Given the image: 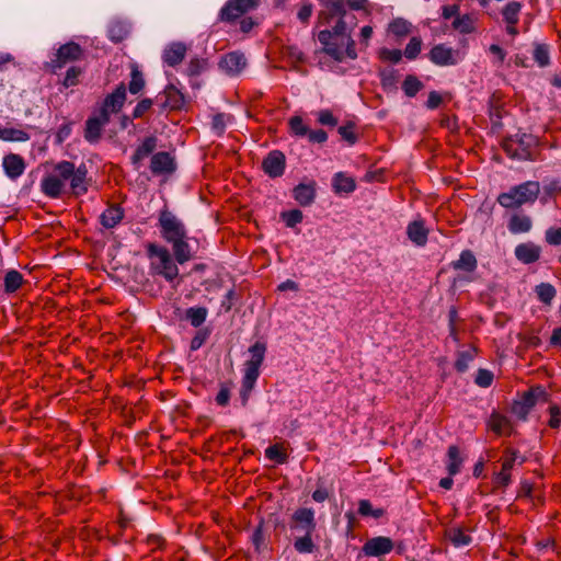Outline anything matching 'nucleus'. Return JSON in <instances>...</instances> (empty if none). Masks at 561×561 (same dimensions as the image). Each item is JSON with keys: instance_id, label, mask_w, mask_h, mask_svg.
Returning <instances> with one entry per match:
<instances>
[{"instance_id": "1a4fd4ad", "label": "nucleus", "mask_w": 561, "mask_h": 561, "mask_svg": "<svg viewBox=\"0 0 561 561\" xmlns=\"http://www.w3.org/2000/svg\"><path fill=\"white\" fill-rule=\"evenodd\" d=\"M111 118L106 114H102L95 110L85 122L84 139L90 144H95L101 139L104 126L110 123Z\"/></svg>"}, {"instance_id": "4c0bfd02", "label": "nucleus", "mask_w": 561, "mask_h": 561, "mask_svg": "<svg viewBox=\"0 0 561 561\" xmlns=\"http://www.w3.org/2000/svg\"><path fill=\"white\" fill-rule=\"evenodd\" d=\"M207 313L208 310L205 307H192L186 310L185 318L194 328H198L205 322Z\"/></svg>"}, {"instance_id": "dca6fc26", "label": "nucleus", "mask_w": 561, "mask_h": 561, "mask_svg": "<svg viewBox=\"0 0 561 561\" xmlns=\"http://www.w3.org/2000/svg\"><path fill=\"white\" fill-rule=\"evenodd\" d=\"M536 404V391L528 390L519 399L514 400L511 407V413L520 421H525Z\"/></svg>"}, {"instance_id": "9d476101", "label": "nucleus", "mask_w": 561, "mask_h": 561, "mask_svg": "<svg viewBox=\"0 0 561 561\" xmlns=\"http://www.w3.org/2000/svg\"><path fill=\"white\" fill-rule=\"evenodd\" d=\"M317 523L314 511L308 507H301L294 512L291 516L290 528L301 534H313Z\"/></svg>"}, {"instance_id": "8fccbe9b", "label": "nucleus", "mask_w": 561, "mask_h": 561, "mask_svg": "<svg viewBox=\"0 0 561 561\" xmlns=\"http://www.w3.org/2000/svg\"><path fill=\"white\" fill-rule=\"evenodd\" d=\"M533 56L539 67H547L550 64L549 47L546 44H536Z\"/></svg>"}, {"instance_id": "473e14b6", "label": "nucleus", "mask_w": 561, "mask_h": 561, "mask_svg": "<svg viewBox=\"0 0 561 561\" xmlns=\"http://www.w3.org/2000/svg\"><path fill=\"white\" fill-rule=\"evenodd\" d=\"M477 259L470 250H463L459 259L451 263L454 270H460L465 272H473L477 268Z\"/></svg>"}, {"instance_id": "052dcab7", "label": "nucleus", "mask_w": 561, "mask_h": 561, "mask_svg": "<svg viewBox=\"0 0 561 561\" xmlns=\"http://www.w3.org/2000/svg\"><path fill=\"white\" fill-rule=\"evenodd\" d=\"M493 377L494 376H493L492 371H490L488 369L480 368L477 371V375H476V378H474V382L479 387L488 388V387H490L492 385Z\"/></svg>"}, {"instance_id": "0e129e2a", "label": "nucleus", "mask_w": 561, "mask_h": 561, "mask_svg": "<svg viewBox=\"0 0 561 561\" xmlns=\"http://www.w3.org/2000/svg\"><path fill=\"white\" fill-rule=\"evenodd\" d=\"M379 57L382 59V60H388V61H391L393 64H397L401 60L402 58V53L400 49H388V48H382L379 53Z\"/></svg>"}, {"instance_id": "37998d69", "label": "nucleus", "mask_w": 561, "mask_h": 561, "mask_svg": "<svg viewBox=\"0 0 561 561\" xmlns=\"http://www.w3.org/2000/svg\"><path fill=\"white\" fill-rule=\"evenodd\" d=\"M145 87V79L137 65L131 66L128 90L131 94L139 93Z\"/></svg>"}, {"instance_id": "79ce46f5", "label": "nucleus", "mask_w": 561, "mask_h": 561, "mask_svg": "<svg viewBox=\"0 0 561 561\" xmlns=\"http://www.w3.org/2000/svg\"><path fill=\"white\" fill-rule=\"evenodd\" d=\"M265 457L270 460L275 461L278 465L287 462L288 455L279 444H274L265 449Z\"/></svg>"}, {"instance_id": "f257e3e1", "label": "nucleus", "mask_w": 561, "mask_h": 561, "mask_svg": "<svg viewBox=\"0 0 561 561\" xmlns=\"http://www.w3.org/2000/svg\"><path fill=\"white\" fill-rule=\"evenodd\" d=\"M321 4L318 23L331 25L334 22L331 30H322L318 34L323 53L339 62L345 58L356 59L355 42L351 36L356 24L355 15L347 12L344 0H321Z\"/></svg>"}, {"instance_id": "20e7f679", "label": "nucleus", "mask_w": 561, "mask_h": 561, "mask_svg": "<svg viewBox=\"0 0 561 561\" xmlns=\"http://www.w3.org/2000/svg\"><path fill=\"white\" fill-rule=\"evenodd\" d=\"M540 193V184L537 181H527L512 186L507 192L499 194L496 202L504 208L518 209L523 205L534 204Z\"/></svg>"}, {"instance_id": "39448f33", "label": "nucleus", "mask_w": 561, "mask_h": 561, "mask_svg": "<svg viewBox=\"0 0 561 561\" xmlns=\"http://www.w3.org/2000/svg\"><path fill=\"white\" fill-rule=\"evenodd\" d=\"M159 227L161 237L170 243L176 238L185 237L187 233L185 225L167 207L159 213Z\"/></svg>"}, {"instance_id": "e2e57ef3", "label": "nucleus", "mask_w": 561, "mask_h": 561, "mask_svg": "<svg viewBox=\"0 0 561 561\" xmlns=\"http://www.w3.org/2000/svg\"><path fill=\"white\" fill-rule=\"evenodd\" d=\"M205 67H206V61L204 59L193 58V59H191V61L187 66L186 72L191 77L198 76L202 73V71L205 69Z\"/></svg>"}, {"instance_id": "7c9ffc66", "label": "nucleus", "mask_w": 561, "mask_h": 561, "mask_svg": "<svg viewBox=\"0 0 561 561\" xmlns=\"http://www.w3.org/2000/svg\"><path fill=\"white\" fill-rule=\"evenodd\" d=\"M478 350L476 346L470 345L466 350L456 353L455 369L458 373H465L469 368V364L477 356Z\"/></svg>"}, {"instance_id": "a18cd8bd", "label": "nucleus", "mask_w": 561, "mask_h": 561, "mask_svg": "<svg viewBox=\"0 0 561 561\" xmlns=\"http://www.w3.org/2000/svg\"><path fill=\"white\" fill-rule=\"evenodd\" d=\"M294 548L299 553L313 552L316 545L312 541V534H304L294 541Z\"/></svg>"}, {"instance_id": "6ab92c4d", "label": "nucleus", "mask_w": 561, "mask_h": 561, "mask_svg": "<svg viewBox=\"0 0 561 561\" xmlns=\"http://www.w3.org/2000/svg\"><path fill=\"white\" fill-rule=\"evenodd\" d=\"M430 59L438 66L456 65L457 51L444 44L435 45L430 51Z\"/></svg>"}, {"instance_id": "9b49d317", "label": "nucleus", "mask_w": 561, "mask_h": 561, "mask_svg": "<svg viewBox=\"0 0 561 561\" xmlns=\"http://www.w3.org/2000/svg\"><path fill=\"white\" fill-rule=\"evenodd\" d=\"M125 100L126 87L124 83H121L112 93L105 96L98 111L111 118L112 114H116L122 110Z\"/></svg>"}, {"instance_id": "4be33fe9", "label": "nucleus", "mask_w": 561, "mask_h": 561, "mask_svg": "<svg viewBox=\"0 0 561 561\" xmlns=\"http://www.w3.org/2000/svg\"><path fill=\"white\" fill-rule=\"evenodd\" d=\"M247 65V59L242 53L231 51L226 54L221 61L220 67L229 75L240 73Z\"/></svg>"}, {"instance_id": "603ef678", "label": "nucleus", "mask_w": 561, "mask_h": 561, "mask_svg": "<svg viewBox=\"0 0 561 561\" xmlns=\"http://www.w3.org/2000/svg\"><path fill=\"white\" fill-rule=\"evenodd\" d=\"M358 514L362 516H371V517L378 519L385 515V510L383 508H373L371 503L368 500H359Z\"/></svg>"}, {"instance_id": "5701e85b", "label": "nucleus", "mask_w": 561, "mask_h": 561, "mask_svg": "<svg viewBox=\"0 0 561 561\" xmlns=\"http://www.w3.org/2000/svg\"><path fill=\"white\" fill-rule=\"evenodd\" d=\"M428 233L430 231L422 219L413 220L407 227L409 240L417 247H424L426 244Z\"/></svg>"}, {"instance_id": "f704fd0d", "label": "nucleus", "mask_w": 561, "mask_h": 561, "mask_svg": "<svg viewBox=\"0 0 561 561\" xmlns=\"http://www.w3.org/2000/svg\"><path fill=\"white\" fill-rule=\"evenodd\" d=\"M523 4L518 1H511L502 9V16L505 23L518 24Z\"/></svg>"}, {"instance_id": "680f3d73", "label": "nucleus", "mask_w": 561, "mask_h": 561, "mask_svg": "<svg viewBox=\"0 0 561 561\" xmlns=\"http://www.w3.org/2000/svg\"><path fill=\"white\" fill-rule=\"evenodd\" d=\"M289 127L293 134L300 137L307 136L309 129L300 116H293L289 119Z\"/></svg>"}, {"instance_id": "338daca9", "label": "nucleus", "mask_w": 561, "mask_h": 561, "mask_svg": "<svg viewBox=\"0 0 561 561\" xmlns=\"http://www.w3.org/2000/svg\"><path fill=\"white\" fill-rule=\"evenodd\" d=\"M151 106H152L151 99L141 100L134 108L133 118H140L151 108Z\"/></svg>"}, {"instance_id": "2f4dec72", "label": "nucleus", "mask_w": 561, "mask_h": 561, "mask_svg": "<svg viewBox=\"0 0 561 561\" xmlns=\"http://www.w3.org/2000/svg\"><path fill=\"white\" fill-rule=\"evenodd\" d=\"M477 19L472 14L458 15L454 19L451 26L460 34L467 35L476 31Z\"/></svg>"}, {"instance_id": "72a5a7b5", "label": "nucleus", "mask_w": 561, "mask_h": 561, "mask_svg": "<svg viewBox=\"0 0 561 561\" xmlns=\"http://www.w3.org/2000/svg\"><path fill=\"white\" fill-rule=\"evenodd\" d=\"M411 31L412 24L403 18H396L388 25V32L397 38L408 36Z\"/></svg>"}, {"instance_id": "e433bc0d", "label": "nucleus", "mask_w": 561, "mask_h": 561, "mask_svg": "<svg viewBox=\"0 0 561 561\" xmlns=\"http://www.w3.org/2000/svg\"><path fill=\"white\" fill-rule=\"evenodd\" d=\"M535 293L542 304L550 306L557 295V290L550 283H540L535 287Z\"/></svg>"}, {"instance_id": "f03ea898", "label": "nucleus", "mask_w": 561, "mask_h": 561, "mask_svg": "<svg viewBox=\"0 0 561 561\" xmlns=\"http://www.w3.org/2000/svg\"><path fill=\"white\" fill-rule=\"evenodd\" d=\"M69 182L71 194L84 195L89 190L88 169L85 164L76 167L70 161H59L53 165L50 173L41 181V190L49 198H59L65 192V184Z\"/></svg>"}, {"instance_id": "393cba45", "label": "nucleus", "mask_w": 561, "mask_h": 561, "mask_svg": "<svg viewBox=\"0 0 561 561\" xmlns=\"http://www.w3.org/2000/svg\"><path fill=\"white\" fill-rule=\"evenodd\" d=\"M186 50L185 44L181 42L172 43L163 50L162 59L168 66L175 67L183 61Z\"/></svg>"}, {"instance_id": "f8f14e48", "label": "nucleus", "mask_w": 561, "mask_h": 561, "mask_svg": "<svg viewBox=\"0 0 561 561\" xmlns=\"http://www.w3.org/2000/svg\"><path fill=\"white\" fill-rule=\"evenodd\" d=\"M250 359L244 364V375L257 377L260 376V367L264 360L266 353V344L256 341L250 348Z\"/></svg>"}, {"instance_id": "c756f323", "label": "nucleus", "mask_w": 561, "mask_h": 561, "mask_svg": "<svg viewBox=\"0 0 561 561\" xmlns=\"http://www.w3.org/2000/svg\"><path fill=\"white\" fill-rule=\"evenodd\" d=\"M332 187L336 194H350L356 188V182L352 176L346 175L344 172H337L332 179Z\"/></svg>"}, {"instance_id": "c03bdc74", "label": "nucleus", "mask_w": 561, "mask_h": 561, "mask_svg": "<svg viewBox=\"0 0 561 561\" xmlns=\"http://www.w3.org/2000/svg\"><path fill=\"white\" fill-rule=\"evenodd\" d=\"M448 466L447 470L449 476H455L460 471L462 459L459 455V448L457 446H449L448 448Z\"/></svg>"}, {"instance_id": "49530a36", "label": "nucleus", "mask_w": 561, "mask_h": 561, "mask_svg": "<svg viewBox=\"0 0 561 561\" xmlns=\"http://www.w3.org/2000/svg\"><path fill=\"white\" fill-rule=\"evenodd\" d=\"M257 377L243 375L241 389H240V399L243 407L248 404L250 394L255 386Z\"/></svg>"}, {"instance_id": "a878e982", "label": "nucleus", "mask_w": 561, "mask_h": 561, "mask_svg": "<svg viewBox=\"0 0 561 561\" xmlns=\"http://www.w3.org/2000/svg\"><path fill=\"white\" fill-rule=\"evenodd\" d=\"M172 251L174 254V259L179 264H184L193 259V252L188 244V237L185 233V237L176 238L171 241Z\"/></svg>"}, {"instance_id": "a211bd4d", "label": "nucleus", "mask_w": 561, "mask_h": 561, "mask_svg": "<svg viewBox=\"0 0 561 561\" xmlns=\"http://www.w3.org/2000/svg\"><path fill=\"white\" fill-rule=\"evenodd\" d=\"M316 196L317 183L313 180L309 181L308 183H299L293 190V197L301 207L312 205Z\"/></svg>"}, {"instance_id": "de8ad7c7", "label": "nucleus", "mask_w": 561, "mask_h": 561, "mask_svg": "<svg viewBox=\"0 0 561 561\" xmlns=\"http://www.w3.org/2000/svg\"><path fill=\"white\" fill-rule=\"evenodd\" d=\"M447 536L455 547L468 546L471 542V537L460 528L449 529Z\"/></svg>"}, {"instance_id": "c85d7f7f", "label": "nucleus", "mask_w": 561, "mask_h": 561, "mask_svg": "<svg viewBox=\"0 0 561 561\" xmlns=\"http://www.w3.org/2000/svg\"><path fill=\"white\" fill-rule=\"evenodd\" d=\"M124 218V209L118 205H110L100 216L102 226L106 229L116 227Z\"/></svg>"}, {"instance_id": "0eeeda50", "label": "nucleus", "mask_w": 561, "mask_h": 561, "mask_svg": "<svg viewBox=\"0 0 561 561\" xmlns=\"http://www.w3.org/2000/svg\"><path fill=\"white\" fill-rule=\"evenodd\" d=\"M260 0H228L220 10L219 16L224 22H234L243 14L257 8Z\"/></svg>"}, {"instance_id": "cd10ccee", "label": "nucleus", "mask_w": 561, "mask_h": 561, "mask_svg": "<svg viewBox=\"0 0 561 561\" xmlns=\"http://www.w3.org/2000/svg\"><path fill=\"white\" fill-rule=\"evenodd\" d=\"M165 98L163 106L171 111L182 110L185 105L184 94L174 85L169 84L163 91Z\"/></svg>"}, {"instance_id": "09e8293b", "label": "nucleus", "mask_w": 561, "mask_h": 561, "mask_svg": "<svg viewBox=\"0 0 561 561\" xmlns=\"http://www.w3.org/2000/svg\"><path fill=\"white\" fill-rule=\"evenodd\" d=\"M83 73V69L79 66H71L65 75V78L62 80V85L65 88H71L76 87L80 82V78Z\"/></svg>"}, {"instance_id": "aec40b11", "label": "nucleus", "mask_w": 561, "mask_h": 561, "mask_svg": "<svg viewBox=\"0 0 561 561\" xmlns=\"http://www.w3.org/2000/svg\"><path fill=\"white\" fill-rule=\"evenodd\" d=\"M516 259L524 264H533L540 259L541 248L534 242H524L514 250Z\"/></svg>"}, {"instance_id": "7ed1b4c3", "label": "nucleus", "mask_w": 561, "mask_h": 561, "mask_svg": "<svg viewBox=\"0 0 561 561\" xmlns=\"http://www.w3.org/2000/svg\"><path fill=\"white\" fill-rule=\"evenodd\" d=\"M147 256L150 260V270L154 275L162 276L167 282H173L179 276V267L170 251L162 245L149 242L146 245Z\"/></svg>"}, {"instance_id": "6e6d98bb", "label": "nucleus", "mask_w": 561, "mask_h": 561, "mask_svg": "<svg viewBox=\"0 0 561 561\" xmlns=\"http://www.w3.org/2000/svg\"><path fill=\"white\" fill-rule=\"evenodd\" d=\"M280 217L285 221L287 227L294 228L296 225H298L302 221L304 214L299 209H291V210L283 211L280 214Z\"/></svg>"}, {"instance_id": "6e6552de", "label": "nucleus", "mask_w": 561, "mask_h": 561, "mask_svg": "<svg viewBox=\"0 0 561 561\" xmlns=\"http://www.w3.org/2000/svg\"><path fill=\"white\" fill-rule=\"evenodd\" d=\"M531 140V137L525 134L520 137H508L504 139L502 148L513 159L527 160L530 159Z\"/></svg>"}, {"instance_id": "13d9d810", "label": "nucleus", "mask_w": 561, "mask_h": 561, "mask_svg": "<svg viewBox=\"0 0 561 561\" xmlns=\"http://www.w3.org/2000/svg\"><path fill=\"white\" fill-rule=\"evenodd\" d=\"M337 131L341 135V137L350 145H354L357 141L354 123L348 122L347 124L340 126Z\"/></svg>"}, {"instance_id": "3c124183", "label": "nucleus", "mask_w": 561, "mask_h": 561, "mask_svg": "<svg viewBox=\"0 0 561 561\" xmlns=\"http://www.w3.org/2000/svg\"><path fill=\"white\" fill-rule=\"evenodd\" d=\"M512 482V474L510 471H504L502 468L499 472L492 476V484L494 490H504Z\"/></svg>"}, {"instance_id": "2eb2a0df", "label": "nucleus", "mask_w": 561, "mask_h": 561, "mask_svg": "<svg viewBox=\"0 0 561 561\" xmlns=\"http://www.w3.org/2000/svg\"><path fill=\"white\" fill-rule=\"evenodd\" d=\"M176 164L173 157L165 151L153 153L150 159V171L153 175L171 174Z\"/></svg>"}, {"instance_id": "f3484780", "label": "nucleus", "mask_w": 561, "mask_h": 561, "mask_svg": "<svg viewBox=\"0 0 561 561\" xmlns=\"http://www.w3.org/2000/svg\"><path fill=\"white\" fill-rule=\"evenodd\" d=\"M486 426L497 436H511L514 433L512 421L497 411L491 413L486 421Z\"/></svg>"}, {"instance_id": "58836bf2", "label": "nucleus", "mask_w": 561, "mask_h": 561, "mask_svg": "<svg viewBox=\"0 0 561 561\" xmlns=\"http://www.w3.org/2000/svg\"><path fill=\"white\" fill-rule=\"evenodd\" d=\"M0 139L4 141H27L30 139V135L22 130L16 128H2L0 126Z\"/></svg>"}, {"instance_id": "864d4df0", "label": "nucleus", "mask_w": 561, "mask_h": 561, "mask_svg": "<svg viewBox=\"0 0 561 561\" xmlns=\"http://www.w3.org/2000/svg\"><path fill=\"white\" fill-rule=\"evenodd\" d=\"M230 121V115H227L225 113H218L213 116L211 119V130L217 136H222L226 131L227 123Z\"/></svg>"}, {"instance_id": "c9c22d12", "label": "nucleus", "mask_w": 561, "mask_h": 561, "mask_svg": "<svg viewBox=\"0 0 561 561\" xmlns=\"http://www.w3.org/2000/svg\"><path fill=\"white\" fill-rule=\"evenodd\" d=\"M23 275L16 270H10L4 276V291L8 294L15 293L23 284Z\"/></svg>"}, {"instance_id": "b1692460", "label": "nucleus", "mask_w": 561, "mask_h": 561, "mask_svg": "<svg viewBox=\"0 0 561 561\" xmlns=\"http://www.w3.org/2000/svg\"><path fill=\"white\" fill-rule=\"evenodd\" d=\"M3 169L5 174L15 180L24 173L25 162L24 159L16 153H9L3 158Z\"/></svg>"}, {"instance_id": "ddd939ff", "label": "nucleus", "mask_w": 561, "mask_h": 561, "mask_svg": "<svg viewBox=\"0 0 561 561\" xmlns=\"http://www.w3.org/2000/svg\"><path fill=\"white\" fill-rule=\"evenodd\" d=\"M286 168L285 154L279 150L271 151L262 161V169L270 178H279Z\"/></svg>"}, {"instance_id": "4d7b16f0", "label": "nucleus", "mask_w": 561, "mask_h": 561, "mask_svg": "<svg viewBox=\"0 0 561 561\" xmlns=\"http://www.w3.org/2000/svg\"><path fill=\"white\" fill-rule=\"evenodd\" d=\"M284 55L293 62V64H302L306 60L305 54L302 50L295 46L288 45L284 48Z\"/></svg>"}, {"instance_id": "a19ab883", "label": "nucleus", "mask_w": 561, "mask_h": 561, "mask_svg": "<svg viewBox=\"0 0 561 561\" xmlns=\"http://www.w3.org/2000/svg\"><path fill=\"white\" fill-rule=\"evenodd\" d=\"M518 459H519V463L520 465L524 463L525 457L519 456L518 450L513 449V448H507L504 451V456L502 458V466H501V468L504 471H510L511 472Z\"/></svg>"}, {"instance_id": "ea45409f", "label": "nucleus", "mask_w": 561, "mask_h": 561, "mask_svg": "<svg viewBox=\"0 0 561 561\" xmlns=\"http://www.w3.org/2000/svg\"><path fill=\"white\" fill-rule=\"evenodd\" d=\"M423 88L422 81L413 75H408L402 83V90L409 98L415 96Z\"/></svg>"}, {"instance_id": "bf43d9fd", "label": "nucleus", "mask_w": 561, "mask_h": 561, "mask_svg": "<svg viewBox=\"0 0 561 561\" xmlns=\"http://www.w3.org/2000/svg\"><path fill=\"white\" fill-rule=\"evenodd\" d=\"M422 39L420 37H412L404 49L405 58L413 60L421 51Z\"/></svg>"}, {"instance_id": "774afa93", "label": "nucleus", "mask_w": 561, "mask_h": 561, "mask_svg": "<svg viewBox=\"0 0 561 561\" xmlns=\"http://www.w3.org/2000/svg\"><path fill=\"white\" fill-rule=\"evenodd\" d=\"M546 242L550 245L561 244V228H549L546 231Z\"/></svg>"}, {"instance_id": "4468645a", "label": "nucleus", "mask_w": 561, "mask_h": 561, "mask_svg": "<svg viewBox=\"0 0 561 561\" xmlns=\"http://www.w3.org/2000/svg\"><path fill=\"white\" fill-rule=\"evenodd\" d=\"M392 549V539L385 536L370 538L362 547V551L366 557H381L391 552Z\"/></svg>"}, {"instance_id": "bb28decb", "label": "nucleus", "mask_w": 561, "mask_h": 561, "mask_svg": "<svg viewBox=\"0 0 561 561\" xmlns=\"http://www.w3.org/2000/svg\"><path fill=\"white\" fill-rule=\"evenodd\" d=\"M158 139L154 136H148L146 137L142 142L136 148L135 152L133 153L130 160L133 165L138 169L140 162L152 154L154 149L157 148Z\"/></svg>"}, {"instance_id": "69168bd1", "label": "nucleus", "mask_w": 561, "mask_h": 561, "mask_svg": "<svg viewBox=\"0 0 561 561\" xmlns=\"http://www.w3.org/2000/svg\"><path fill=\"white\" fill-rule=\"evenodd\" d=\"M550 419L548 425L551 428H559L561 426V410L558 405H551L549 408Z\"/></svg>"}, {"instance_id": "423d86ee", "label": "nucleus", "mask_w": 561, "mask_h": 561, "mask_svg": "<svg viewBox=\"0 0 561 561\" xmlns=\"http://www.w3.org/2000/svg\"><path fill=\"white\" fill-rule=\"evenodd\" d=\"M84 56L83 48L75 42H68L61 45L55 57L50 59L49 67L51 72L62 69L67 64L81 60Z\"/></svg>"}, {"instance_id": "5fc2aeb1", "label": "nucleus", "mask_w": 561, "mask_h": 561, "mask_svg": "<svg viewBox=\"0 0 561 561\" xmlns=\"http://www.w3.org/2000/svg\"><path fill=\"white\" fill-rule=\"evenodd\" d=\"M128 35V30L124 24L116 22L108 27V37L114 43L123 42Z\"/></svg>"}, {"instance_id": "412c9836", "label": "nucleus", "mask_w": 561, "mask_h": 561, "mask_svg": "<svg viewBox=\"0 0 561 561\" xmlns=\"http://www.w3.org/2000/svg\"><path fill=\"white\" fill-rule=\"evenodd\" d=\"M507 229L512 234L528 233L533 229V219L522 211L513 213L507 220Z\"/></svg>"}]
</instances>
